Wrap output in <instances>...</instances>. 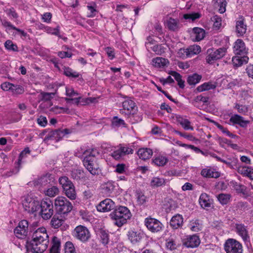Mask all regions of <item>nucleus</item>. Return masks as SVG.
I'll use <instances>...</instances> for the list:
<instances>
[{
    "mask_svg": "<svg viewBox=\"0 0 253 253\" xmlns=\"http://www.w3.org/2000/svg\"><path fill=\"white\" fill-rule=\"evenodd\" d=\"M231 183L233 188L237 193H242L244 195L247 194L246 186L235 181H232L231 182Z\"/></svg>",
    "mask_w": 253,
    "mask_h": 253,
    "instance_id": "32",
    "label": "nucleus"
},
{
    "mask_svg": "<svg viewBox=\"0 0 253 253\" xmlns=\"http://www.w3.org/2000/svg\"><path fill=\"white\" fill-rule=\"evenodd\" d=\"M64 221V219L62 215L55 213L53 216L50 223L52 227L55 229H57L62 225Z\"/></svg>",
    "mask_w": 253,
    "mask_h": 253,
    "instance_id": "26",
    "label": "nucleus"
},
{
    "mask_svg": "<svg viewBox=\"0 0 253 253\" xmlns=\"http://www.w3.org/2000/svg\"><path fill=\"white\" fill-rule=\"evenodd\" d=\"M59 193L58 188L55 186H52L47 189L45 191V194L49 197H54L57 195Z\"/></svg>",
    "mask_w": 253,
    "mask_h": 253,
    "instance_id": "45",
    "label": "nucleus"
},
{
    "mask_svg": "<svg viewBox=\"0 0 253 253\" xmlns=\"http://www.w3.org/2000/svg\"><path fill=\"white\" fill-rule=\"evenodd\" d=\"M217 199L222 205L227 204L231 198V195L227 194H220L217 196Z\"/></svg>",
    "mask_w": 253,
    "mask_h": 253,
    "instance_id": "42",
    "label": "nucleus"
},
{
    "mask_svg": "<svg viewBox=\"0 0 253 253\" xmlns=\"http://www.w3.org/2000/svg\"><path fill=\"white\" fill-rule=\"evenodd\" d=\"M137 201L140 205H142L146 201V197L142 192L137 193Z\"/></svg>",
    "mask_w": 253,
    "mask_h": 253,
    "instance_id": "60",
    "label": "nucleus"
},
{
    "mask_svg": "<svg viewBox=\"0 0 253 253\" xmlns=\"http://www.w3.org/2000/svg\"><path fill=\"white\" fill-rule=\"evenodd\" d=\"M224 249L226 253H242V246L234 239H228L225 244Z\"/></svg>",
    "mask_w": 253,
    "mask_h": 253,
    "instance_id": "10",
    "label": "nucleus"
},
{
    "mask_svg": "<svg viewBox=\"0 0 253 253\" xmlns=\"http://www.w3.org/2000/svg\"><path fill=\"white\" fill-rule=\"evenodd\" d=\"M14 232L16 237L19 238L26 236L28 232V221L26 220L20 221L18 225L14 229Z\"/></svg>",
    "mask_w": 253,
    "mask_h": 253,
    "instance_id": "12",
    "label": "nucleus"
},
{
    "mask_svg": "<svg viewBox=\"0 0 253 253\" xmlns=\"http://www.w3.org/2000/svg\"><path fill=\"white\" fill-rule=\"evenodd\" d=\"M5 47L9 50L14 51L18 50L17 46L13 43L10 40H7L4 43Z\"/></svg>",
    "mask_w": 253,
    "mask_h": 253,
    "instance_id": "49",
    "label": "nucleus"
},
{
    "mask_svg": "<svg viewBox=\"0 0 253 253\" xmlns=\"http://www.w3.org/2000/svg\"><path fill=\"white\" fill-rule=\"evenodd\" d=\"M110 216L115 220L114 224L116 225L121 227L130 218L131 214L127 207L119 206L115 209L114 211L110 214Z\"/></svg>",
    "mask_w": 253,
    "mask_h": 253,
    "instance_id": "2",
    "label": "nucleus"
},
{
    "mask_svg": "<svg viewBox=\"0 0 253 253\" xmlns=\"http://www.w3.org/2000/svg\"><path fill=\"white\" fill-rule=\"evenodd\" d=\"M114 185L112 182L109 181L102 186V191L107 196L110 195L114 190Z\"/></svg>",
    "mask_w": 253,
    "mask_h": 253,
    "instance_id": "33",
    "label": "nucleus"
},
{
    "mask_svg": "<svg viewBox=\"0 0 253 253\" xmlns=\"http://www.w3.org/2000/svg\"><path fill=\"white\" fill-rule=\"evenodd\" d=\"M53 181L52 175L50 173H46L41 177L33 180V183L35 186L39 188L44 187L50 184Z\"/></svg>",
    "mask_w": 253,
    "mask_h": 253,
    "instance_id": "13",
    "label": "nucleus"
},
{
    "mask_svg": "<svg viewBox=\"0 0 253 253\" xmlns=\"http://www.w3.org/2000/svg\"><path fill=\"white\" fill-rule=\"evenodd\" d=\"M63 138V133L61 132V129H55L50 131L45 137L44 141H48L49 140H54L56 141L60 140Z\"/></svg>",
    "mask_w": 253,
    "mask_h": 253,
    "instance_id": "20",
    "label": "nucleus"
},
{
    "mask_svg": "<svg viewBox=\"0 0 253 253\" xmlns=\"http://www.w3.org/2000/svg\"><path fill=\"white\" fill-rule=\"evenodd\" d=\"M40 95L42 96L41 100L42 101H47L50 100L53 97L55 93L42 92Z\"/></svg>",
    "mask_w": 253,
    "mask_h": 253,
    "instance_id": "55",
    "label": "nucleus"
},
{
    "mask_svg": "<svg viewBox=\"0 0 253 253\" xmlns=\"http://www.w3.org/2000/svg\"><path fill=\"white\" fill-rule=\"evenodd\" d=\"M115 208V203L110 199H105L97 206V210L101 212H108L114 210Z\"/></svg>",
    "mask_w": 253,
    "mask_h": 253,
    "instance_id": "14",
    "label": "nucleus"
},
{
    "mask_svg": "<svg viewBox=\"0 0 253 253\" xmlns=\"http://www.w3.org/2000/svg\"><path fill=\"white\" fill-rule=\"evenodd\" d=\"M211 19L213 22L214 27L218 29L221 25V18L217 15H214Z\"/></svg>",
    "mask_w": 253,
    "mask_h": 253,
    "instance_id": "58",
    "label": "nucleus"
},
{
    "mask_svg": "<svg viewBox=\"0 0 253 253\" xmlns=\"http://www.w3.org/2000/svg\"><path fill=\"white\" fill-rule=\"evenodd\" d=\"M190 229L193 232H198L202 229V225L199 223L198 220L190 224Z\"/></svg>",
    "mask_w": 253,
    "mask_h": 253,
    "instance_id": "56",
    "label": "nucleus"
},
{
    "mask_svg": "<svg viewBox=\"0 0 253 253\" xmlns=\"http://www.w3.org/2000/svg\"><path fill=\"white\" fill-rule=\"evenodd\" d=\"M166 179L159 177H154L150 182L151 186L153 187H158L165 185Z\"/></svg>",
    "mask_w": 253,
    "mask_h": 253,
    "instance_id": "35",
    "label": "nucleus"
},
{
    "mask_svg": "<svg viewBox=\"0 0 253 253\" xmlns=\"http://www.w3.org/2000/svg\"><path fill=\"white\" fill-rule=\"evenodd\" d=\"M100 237L101 242L103 245H106L108 244L109 240L108 233H107L105 231L102 230L100 231Z\"/></svg>",
    "mask_w": 253,
    "mask_h": 253,
    "instance_id": "54",
    "label": "nucleus"
},
{
    "mask_svg": "<svg viewBox=\"0 0 253 253\" xmlns=\"http://www.w3.org/2000/svg\"><path fill=\"white\" fill-rule=\"evenodd\" d=\"M66 195L71 200H75L77 197L76 192L75 190V186H73L71 188L66 190Z\"/></svg>",
    "mask_w": 253,
    "mask_h": 253,
    "instance_id": "51",
    "label": "nucleus"
},
{
    "mask_svg": "<svg viewBox=\"0 0 253 253\" xmlns=\"http://www.w3.org/2000/svg\"><path fill=\"white\" fill-rule=\"evenodd\" d=\"M230 121L233 124H237L242 127H246L250 121L245 120L244 118L239 115L235 114L231 117Z\"/></svg>",
    "mask_w": 253,
    "mask_h": 253,
    "instance_id": "21",
    "label": "nucleus"
},
{
    "mask_svg": "<svg viewBox=\"0 0 253 253\" xmlns=\"http://www.w3.org/2000/svg\"><path fill=\"white\" fill-rule=\"evenodd\" d=\"M73 235L77 239L83 243L87 242L91 237L89 230L84 226L78 225L74 230Z\"/></svg>",
    "mask_w": 253,
    "mask_h": 253,
    "instance_id": "7",
    "label": "nucleus"
},
{
    "mask_svg": "<svg viewBox=\"0 0 253 253\" xmlns=\"http://www.w3.org/2000/svg\"><path fill=\"white\" fill-rule=\"evenodd\" d=\"M183 223V217L180 214L173 216L170 221V225L173 229H177L180 227Z\"/></svg>",
    "mask_w": 253,
    "mask_h": 253,
    "instance_id": "29",
    "label": "nucleus"
},
{
    "mask_svg": "<svg viewBox=\"0 0 253 253\" xmlns=\"http://www.w3.org/2000/svg\"><path fill=\"white\" fill-rule=\"evenodd\" d=\"M65 253H76L73 243L67 242L65 245Z\"/></svg>",
    "mask_w": 253,
    "mask_h": 253,
    "instance_id": "52",
    "label": "nucleus"
},
{
    "mask_svg": "<svg viewBox=\"0 0 253 253\" xmlns=\"http://www.w3.org/2000/svg\"><path fill=\"white\" fill-rule=\"evenodd\" d=\"M169 64L168 59L158 57L152 60V65L157 68H163Z\"/></svg>",
    "mask_w": 253,
    "mask_h": 253,
    "instance_id": "31",
    "label": "nucleus"
},
{
    "mask_svg": "<svg viewBox=\"0 0 253 253\" xmlns=\"http://www.w3.org/2000/svg\"><path fill=\"white\" fill-rule=\"evenodd\" d=\"M49 240L29 239L26 242L28 250L34 253H42L46 250L48 247Z\"/></svg>",
    "mask_w": 253,
    "mask_h": 253,
    "instance_id": "5",
    "label": "nucleus"
},
{
    "mask_svg": "<svg viewBox=\"0 0 253 253\" xmlns=\"http://www.w3.org/2000/svg\"><path fill=\"white\" fill-rule=\"evenodd\" d=\"M171 75L174 77L175 80L178 82V85L181 88L184 87V81L182 80L181 76L176 72H173Z\"/></svg>",
    "mask_w": 253,
    "mask_h": 253,
    "instance_id": "44",
    "label": "nucleus"
},
{
    "mask_svg": "<svg viewBox=\"0 0 253 253\" xmlns=\"http://www.w3.org/2000/svg\"><path fill=\"white\" fill-rule=\"evenodd\" d=\"M122 105L123 108L120 109V113L126 115L130 118L132 123L142 120L141 117L135 116L137 111V107L134 101L130 99H127L123 102Z\"/></svg>",
    "mask_w": 253,
    "mask_h": 253,
    "instance_id": "3",
    "label": "nucleus"
},
{
    "mask_svg": "<svg viewBox=\"0 0 253 253\" xmlns=\"http://www.w3.org/2000/svg\"><path fill=\"white\" fill-rule=\"evenodd\" d=\"M227 52L225 47H220L213 51L211 49L208 50V55L206 57V61L209 64H212L214 61L222 58Z\"/></svg>",
    "mask_w": 253,
    "mask_h": 253,
    "instance_id": "9",
    "label": "nucleus"
},
{
    "mask_svg": "<svg viewBox=\"0 0 253 253\" xmlns=\"http://www.w3.org/2000/svg\"><path fill=\"white\" fill-rule=\"evenodd\" d=\"M14 84L8 82H5L1 84V89L4 91L12 90Z\"/></svg>",
    "mask_w": 253,
    "mask_h": 253,
    "instance_id": "63",
    "label": "nucleus"
},
{
    "mask_svg": "<svg viewBox=\"0 0 253 253\" xmlns=\"http://www.w3.org/2000/svg\"><path fill=\"white\" fill-rule=\"evenodd\" d=\"M32 239L35 240H48V236L46 230L44 227H41L35 231L32 236Z\"/></svg>",
    "mask_w": 253,
    "mask_h": 253,
    "instance_id": "18",
    "label": "nucleus"
},
{
    "mask_svg": "<svg viewBox=\"0 0 253 253\" xmlns=\"http://www.w3.org/2000/svg\"><path fill=\"white\" fill-rule=\"evenodd\" d=\"M201 15L199 13H193L191 14H185L183 15V17L185 19H192L194 21L200 17Z\"/></svg>",
    "mask_w": 253,
    "mask_h": 253,
    "instance_id": "59",
    "label": "nucleus"
},
{
    "mask_svg": "<svg viewBox=\"0 0 253 253\" xmlns=\"http://www.w3.org/2000/svg\"><path fill=\"white\" fill-rule=\"evenodd\" d=\"M216 87V85L210 82L205 83L201 85L198 86L196 90L198 92H202L206 90H209L212 89H214Z\"/></svg>",
    "mask_w": 253,
    "mask_h": 253,
    "instance_id": "37",
    "label": "nucleus"
},
{
    "mask_svg": "<svg viewBox=\"0 0 253 253\" xmlns=\"http://www.w3.org/2000/svg\"><path fill=\"white\" fill-rule=\"evenodd\" d=\"M177 56L182 59L189 57L187 48H181L179 49L177 52Z\"/></svg>",
    "mask_w": 253,
    "mask_h": 253,
    "instance_id": "53",
    "label": "nucleus"
},
{
    "mask_svg": "<svg viewBox=\"0 0 253 253\" xmlns=\"http://www.w3.org/2000/svg\"><path fill=\"white\" fill-rule=\"evenodd\" d=\"M151 49L157 54L161 55L165 52L166 48L162 44H156L152 47Z\"/></svg>",
    "mask_w": 253,
    "mask_h": 253,
    "instance_id": "48",
    "label": "nucleus"
},
{
    "mask_svg": "<svg viewBox=\"0 0 253 253\" xmlns=\"http://www.w3.org/2000/svg\"><path fill=\"white\" fill-rule=\"evenodd\" d=\"M236 230L245 242L249 241V236L247 229V227L243 224H236Z\"/></svg>",
    "mask_w": 253,
    "mask_h": 253,
    "instance_id": "19",
    "label": "nucleus"
},
{
    "mask_svg": "<svg viewBox=\"0 0 253 253\" xmlns=\"http://www.w3.org/2000/svg\"><path fill=\"white\" fill-rule=\"evenodd\" d=\"M168 162V159L164 156H159L153 160V162L159 167L164 166Z\"/></svg>",
    "mask_w": 253,
    "mask_h": 253,
    "instance_id": "41",
    "label": "nucleus"
},
{
    "mask_svg": "<svg viewBox=\"0 0 253 253\" xmlns=\"http://www.w3.org/2000/svg\"><path fill=\"white\" fill-rule=\"evenodd\" d=\"M59 182L62 187H68V185L73 186V183L67 176H62L59 178Z\"/></svg>",
    "mask_w": 253,
    "mask_h": 253,
    "instance_id": "46",
    "label": "nucleus"
},
{
    "mask_svg": "<svg viewBox=\"0 0 253 253\" xmlns=\"http://www.w3.org/2000/svg\"><path fill=\"white\" fill-rule=\"evenodd\" d=\"M85 156L83 160L84 167L93 175H98L99 173L98 167H95L96 157L99 155V152L96 148L87 149L82 152H75V156L78 158H82L83 155Z\"/></svg>",
    "mask_w": 253,
    "mask_h": 253,
    "instance_id": "1",
    "label": "nucleus"
},
{
    "mask_svg": "<svg viewBox=\"0 0 253 253\" xmlns=\"http://www.w3.org/2000/svg\"><path fill=\"white\" fill-rule=\"evenodd\" d=\"M187 48L189 57H191L194 55L199 54L201 50V47L197 45H191Z\"/></svg>",
    "mask_w": 253,
    "mask_h": 253,
    "instance_id": "40",
    "label": "nucleus"
},
{
    "mask_svg": "<svg viewBox=\"0 0 253 253\" xmlns=\"http://www.w3.org/2000/svg\"><path fill=\"white\" fill-rule=\"evenodd\" d=\"M111 156L116 160H119L124 156L120 148L112 153Z\"/></svg>",
    "mask_w": 253,
    "mask_h": 253,
    "instance_id": "62",
    "label": "nucleus"
},
{
    "mask_svg": "<svg viewBox=\"0 0 253 253\" xmlns=\"http://www.w3.org/2000/svg\"><path fill=\"white\" fill-rule=\"evenodd\" d=\"M201 175L205 177L218 178L220 176V173L213 169L205 168L202 170Z\"/></svg>",
    "mask_w": 253,
    "mask_h": 253,
    "instance_id": "22",
    "label": "nucleus"
},
{
    "mask_svg": "<svg viewBox=\"0 0 253 253\" xmlns=\"http://www.w3.org/2000/svg\"><path fill=\"white\" fill-rule=\"evenodd\" d=\"M111 126L112 128H116L120 127H126L127 125L124 120L118 116H114L112 119Z\"/></svg>",
    "mask_w": 253,
    "mask_h": 253,
    "instance_id": "30",
    "label": "nucleus"
},
{
    "mask_svg": "<svg viewBox=\"0 0 253 253\" xmlns=\"http://www.w3.org/2000/svg\"><path fill=\"white\" fill-rule=\"evenodd\" d=\"M71 175L72 178L77 181L84 178V171L80 169H74L71 171Z\"/></svg>",
    "mask_w": 253,
    "mask_h": 253,
    "instance_id": "36",
    "label": "nucleus"
},
{
    "mask_svg": "<svg viewBox=\"0 0 253 253\" xmlns=\"http://www.w3.org/2000/svg\"><path fill=\"white\" fill-rule=\"evenodd\" d=\"M202 76L197 74H194L191 76H189L188 78L187 82L190 85H195L198 84L201 80Z\"/></svg>",
    "mask_w": 253,
    "mask_h": 253,
    "instance_id": "38",
    "label": "nucleus"
},
{
    "mask_svg": "<svg viewBox=\"0 0 253 253\" xmlns=\"http://www.w3.org/2000/svg\"><path fill=\"white\" fill-rule=\"evenodd\" d=\"M236 31L238 37L243 36L247 31V25L242 16L239 17L236 22Z\"/></svg>",
    "mask_w": 253,
    "mask_h": 253,
    "instance_id": "17",
    "label": "nucleus"
},
{
    "mask_svg": "<svg viewBox=\"0 0 253 253\" xmlns=\"http://www.w3.org/2000/svg\"><path fill=\"white\" fill-rule=\"evenodd\" d=\"M168 28L171 31H174L178 30L179 28L178 21L173 18H169L167 22Z\"/></svg>",
    "mask_w": 253,
    "mask_h": 253,
    "instance_id": "39",
    "label": "nucleus"
},
{
    "mask_svg": "<svg viewBox=\"0 0 253 253\" xmlns=\"http://www.w3.org/2000/svg\"><path fill=\"white\" fill-rule=\"evenodd\" d=\"M222 163L226 164L230 168L235 169V167H237L238 160L236 158H233L232 159H230L228 160H223L222 161Z\"/></svg>",
    "mask_w": 253,
    "mask_h": 253,
    "instance_id": "47",
    "label": "nucleus"
},
{
    "mask_svg": "<svg viewBox=\"0 0 253 253\" xmlns=\"http://www.w3.org/2000/svg\"><path fill=\"white\" fill-rule=\"evenodd\" d=\"M218 6L219 7L218 11L220 13H223L226 11V6L227 2L225 0H217Z\"/></svg>",
    "mask_w": 253,
    "mask_h": 253,
    "instance_id": "50",
    "label": "nucleus"
},
{
    "mask_svg": "<svg viewBox=\"0 0 253 253\" xmlns=\"http://www.w3.org/2000/svg\"><path fill=\"white\" fill-rule=\"evenodd\" d=\"M41 211L40 213L42 218L44 219H49L53 214V206L52 202L50 200H46L41 202Z\"/></svg>",
    "mask_w": 253,
    "mask_h": 253,
    "instance_id": "8",
    "label": "nucleus"
},
{
    "mask_svg": "<svg viewBox=\"0 0 253 253\" xmlns=\"http://www.w3.org/2000/svg\"><path fill=\"white\" fill-rule=\"evenodd\" d=\"M153 154V151L151 149L149 148H141L137 151V155L139 158L143 160H146L150 159Z\"/></svg>",
    "mask_w": 253,
    "mask_h": 253,
    "instance_id": "25",
    "label": "nucleus"
},
{
    "mask_svg": "<svg viewBox=\"0 0 253 253\" xmlns=\"http://www.w3.org/2000/svg\"><path fill=\"white\" fill-rule=\"evenodd\" d=\"M233 51L236 55H245L248 53L244 42L241 39H238L234 43Z\"/></svg>",
    "mask_w": 253,
    "mask_h": 253,
    "instance_id": "15",
    "label": "nucleus"
},
{
    "mask_svg": "<svg viewBox=\"0 0 253 253\" xmlns=\"http://www.w3.org/2000/svg\"><path fill=\"white\" fill-rule=\"evenodd\" d=\"M127 236L128 240L132 244H136L139 242L142 237L140 232L136 231L133 230H130L128 232Z\"/></svg>",
    "mask_w": 253,
    "mask_h": 253,
    "instance_id": "24",
    "label": "nucleus"
},
{
    "mask_svg": "<svg viewBox=\"0 0 253 253\" xmlns=\"http://www.w3.org/2000/svg\"><path fill=\"white\" fill-rule=\"evenodd\" d=\"M64 74L68 77L73 78H78L80 76L79 73L77 72H73V70L69 67L65 68Z\"/></svg>",
    "mask_w": 253,
    "mask_h": 253,
    "instance_id": "43",
    "label": "nucleus"
},
{
    "mask_svg": "<svg viewBox=\"0 0 253 253\" xmlns=\"http://www.w3.org/2000/svg\"><path fill=\"white\" fill-rule=\"evenodd\" d=\"M22 203L25 211L30 213L36 212L40 208L41 203L29 195L22 197Z\"/></svg>",
    "mask_w": 253,
    "mask_h": 253,
    "instance_id": "6",
    "label": "nucleus"
},
{
    "mask_svg": "<svg viewBox=\"0 0 253 253\" xmlns=\"http://www.w3.org/2000/svg\"><path fill=\"white\" fill-rule=\"evenodd\" d=\"M235 108L237 109L238 112L242 114H245L248 111V107L245 105L236 104Z\"/></svg>",
    "mask_w": 253,
    "mask_h": 253,
    "instance_id": "61",
    "label": "nucleus"
},
{
    "mask_svg": "<svg viewBox=\"0 0 253 253\" xmlns=\"http://www.w3.org/2000/svg\"><path fill=\"white\" fill-rule=\"evenodd\" d=\"M249 57L246 55H236L232 57V62L234 67H238L248 63Z\"/></svg>",
    "mask_w": 253,
    "mask_h": 253,
    "instance_id": "23",
    "label": "nucleus"
},
{
    "mask_svg": "<svg viewBox=\"0 0 253 253\" xmlns=\"http://www.w3.org/2000/svg\"><path fill=\"white\" fill-rule=\"evenodd\" d=\"M246 71L249 77L253 79V64L249 65L246 69Z\"/></svg>",
    "mask_w": 253,
    "mask_h": 253,
    "instance_id": "64",
    "label": "nucleus"
},
{
    "mask_svg": "<svg viewBox=\"0 0 253 253\" xmlns=\"http://www.w3.org/2000/svg\"><path fill=\"white\" fill-rule=\"evenodd\" d=\"M199 203L204 209H207L211 207V202L209 196L206 193H202L199 198Z\"/></svg>",
    "mask_w": 253,
    "mask_h": 253,
    "instance_id": "27",
    "label": "nucleus"
},
{
    "mask_svg": "<svg viewBox=\"0 0 253 253\" xmlns=\"http://www.w3.org/2000/svg\"><path fill=\"white\" fill-rule=\"evenodd\" d=\"M56 213L60 215L67 214L73 209V206L66 198L62 196L57 197L54 202Z\"/></svg>",
    "mask_w": 253,
    "mask_h": 253,
    "instance_id": "4",
    "label": "nucleus"
},
{
    "mask_svg": "<svg viewBox=\"0 0 253 253\" xmlns=\"http://www.w3.org/2000/svg\"><path fill=\"white\" fill-rule=\"evenodd\" d=\"M205 36V31L203 29L195 27L193 29L192 37L195 41H200L203 40Z\"/></svg>",
    "mask_w": 253,
    "mask_h": 253,
    "instance_id": "28",
    "label": "nucleus"
},
{
    "mask_svg": "<svg viewBox=\"0 0 253 253\" xmlns=\"http://www.w3.org/2000/svg\"><path fill=\"white\" fill-rule=\"evenodd\" d=\"M52 245L50 250V253H59V248L60 247V240L56 236L52 238Z\"/></svg>",
    "mask_w": 253,
    "mask_h": 253,
    "instance_id": "34",
    "label": "nucleus"
},
{
    "mask_svg": "<svg viewBox=\"0 0 253 253\" xmlns=\"http://www.w3.org/2000/svg\"><path fill=\"white\" fill-rule=\"evenodd\" d=\"M5 11L6 12L7 15L11 18L16 19L18 17V14L16 13L13 7L6 9Z\"/></svg>",
    "mask_w": 253,
    "mask_h": 253,
    "instance_id": "57",
    "label": "nucleus"
},
{
    "mask_svg": "<svg viewBox=\"0 0 253 253\" xmlns=\"http://www.w3.org/2000/svg\"><path fill=\"white\" fill-rule=\"evenodd\" d=\"M200 243V238L196 235L188 236L183 240V245L187 248H194L197 247Z\"/></svg>",
    "mask_w": 253,
    "mask_h": 253,
    "instance_id": "16",
    "label": "nucleus"
},
{
    "mask_svg": "<svg viewBox=\"0 0 253 253\" xmlns=\"http://www.w3.org/2000/svg\"><path fill=\"white\" fill-rule=\"evenodd\" d=\"M145 224L147 228L152 232H158L163 228V224L158 219L149 217L145 220Z\"/></svg>",
    "mask_w": 253,
    "mask_h": 253,
    "instance_id": "11",
    "label": "nucleus"
}]
</instances>
